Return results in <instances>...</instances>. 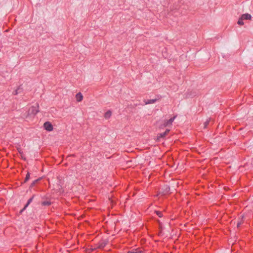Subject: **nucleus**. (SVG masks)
I'll return each instance as SVG.
<instances>
[{"mask_svg": "<svg viewBox=\"0 0 253 253\" xmlns=\"http://www.w3.org/2000/svg\"><path fill=\"white\" fill-rule=\"evenodd\" d=\"M2 200H3V199H0V201H2Z\"/></svg>", "mask_w": 253, "mask_h": 253, "instance_id": "412c9836", "label": "nucleus"}, {"mask_svg": "<svg viewBox=\"0 0 253 253\" xmlns=\"http://www.w3.org/2000/svg\"><path fill=\"white\" fill-rule=\"evenodd\" d=\"M33 199V196L28 200L27 204L24 206V208L21 211V212H22L23 211H24L26 209V208L28 206V205L32 202Z\"/></svg>", "mask_w": 253, "mask_h": 253, "instance_id": "6e6552de", "label": "nucleus"}, {"mask_svg": "<svg viewBox=\"0 0 253 253\" xmlns=\"http://www.w3.org/2000/svg\"><path fill=\"white\" fill-rule=\"evenodd\" d=\"M76 99L77 101H78V102L82 101L83 99V96L81 92L78 93L76 95Z\"/></svg>", "mask_w": 253, "mask_h": 253, "instance_id": "39448f33", "label": "nucleus"}, {"mask_svg": "<svg viewBox=\"0 0 253 253\" xmlns=\"http://www.w3.org/2000/svg\"><path fill=\"white\" fill-rule=\"evenodd\" d=\"M29 178H30V173L29 172H28L26 175L25 178L24 182H26L29 179Z\"/></svg>", "mask_w": 253, "mask_h": 253, "instance_id": "f8f14e48", "label": "nucleus"}, {"mask_svg": "<svg viewBox=\"0 0 253 253\" xmlns=\"http://www.w3.org/2000/svg\"><path fill=\"white\" fill-rule=\"evenodd\" d=\"M43 127L45 130L51 131L53 129V127L51 123L49 122H46L43 124Z\"/></svg>", "mask_w": 253, "mask_h": 253, "instance_id": "f257e3e1", "label": "nucleus"}, {"mask_svg": "<svg viewBox=\"0 0 253 253\" xmlns=\"http://www.w3.org/2000/svg\"><path fill=\"white\" fill-rule=\"evenodd\" d=\"M41 204L42 206H49L51 204V203L49 200L42 201Z\"/></svg>", "mask_w": 253, "mask_h": 253, "instance_id": "0eeeda50", "label": "nucleus"}, {"mask_svg": "<svg viewBox=\"0 0 253 253\" xmlns=\"http://www.w3.org/2000/svg\"><path fill=\"white\" fill-rule=\"evenodd\" d=\"M209 120H207V121H206L204 123V127H206L207 126L209 125Z\"/></svg>", "mask_w": 253, "mask_h": 253, "instance_id": "dca6fc26", "label": "nucleus"}, {"mask_svg": "<svg viewBox=\"0 0 253 253\" xmlns=\"http://www.w3.org/2000/svg\"><path fill=\"white\" fill-rule=\"evenodd\" d=\"M157 214L159 216V217H162L163 214H162V213L161 211H156Z\"/></svg>", "mask_w": 253, "mask_h": 253, "instance_id": "2eb2a0df", "label": "nucleus"}, {"mask_svg": "<svg viewBox=\"0 0 253 253\" xmlns=\"http://www.w3.org/2000/svg\"><path fill=\"white\" fill-rule=\"evenodd\" d=\"M71 156L74 157V156H75V155H74V154L71 155Z\"/></svg>", "mask_w": 253, "mask_h": 253, "instance_id": "aec40b11", "label": "nucleus"}, {"mask_svg": "<svg viewBox=\"0 0 253 253\" xmlns=\"http://www.w3.org/2000/svg\"><path fill=\"white\" fill-rule=\"evenodd\" d=\"M20 88V87H19L17 89H16L15 90H14L13 92V94L14 95H16L18 94V90Z\"/></svg>", "mask_w": 253, "mask_h": 253, "instance_id": "4468645a", "label": "nucleus"}, {"mask_svg": "<svg viewBox=\"0 0 253 253\" xmlns=\"http://www.w3.org/2000/svg\"><path fill=\"white\" fill-rule=\"evenodd\" d=\"M175 117H176L174 116L172 118H171L169 120L165 121L164 123V126H167L169 125H171L172 124V122H173L174 120L175 119Z\"/></svg>", "mask_w": 253, "mask_h": 253, "instance_id": "7ed1b4c3", "label": "nucleus"}, {"mask_svg": "<svg viewBox=\"0 0 253 253\" xmlns=\"http://www.w3.org/2000/svg\"><path fill=\"white\" fill-rule=\"evenodd\" d=\"M38 108H39V105L37 104V106H32L30 108L29 111V112H30V113L31 114L36 115L39 111V110H38Z\"/></svg>", "mask_w": 253, "mask_h": 253, "instance_id": "f03ea898", "label": "nucleus"}, {"mask_svg": "<svg viewBox=\"0 0 253 253\" xmlns=\"http://www.w3.org/2000/svg\"><path fill=\"white\" fill-rule=\"evenodd\" d=\"M242 223V221H238L237 223V227H239L241 225Z\"/></svg>", "mask_w": 253, "mask_h": 253, "instance_id": "a211bd4d", "label": "nucleus"}, {"mask_svg": "<svg viewBox=\"0 0 253 253\" xmlns=\"http://www.w3.org/2000/svg\"><path fill=\"white\" fill-rule=\"evenodd\" d=\"M169 131V129H167L165 132L163 133H160L158 135V139H159L160 138H162L165 137Z\"/></svg>", "mask_w": 253, "mask_h": 253, "instance_id": "423d86ee", "label": "nucleus"}, {"mask_svg": "<svg viewBox=\"0 0 253 253\" xmlns=\"http://www.w3.org/2000/svg\"><path fill=\"white\" fill-rule=\"evenodd\" d=\"M156 99H150L145 101V104H153L156 102Z\"/></svg>", "mask_w": 253, "mask_h": 253, "instance_id": "9d476101", "label": "nucleus"}, {"mask_svg": "<svg viewBox=\"0 0 253 253\" xmlns=\"http://www.w3.org/2000/svg\"><path fill=\"white\" fill-rule=\"evenodd\" d=\"M241 17L242 19H243L244 20H251L252 19V16L249 13H245L243 14L241 16Z\"/></svg>", "mask_w": 253, "mask_h": 253, "instance_id": "20e7f679", "label": "nucleus"}, {"mask_svg": "<svg viewBox=\"0 0 253 253\" xmlns=\"http://www.w3.org/2000/svg\"><path fill=\"white\" fill-rule=\"evenodd\" d=\"M111 115H112V112L110 110H108L104 114V118L105 119H109L111 117Z\"/></svg>", "mask_w": 253, "mask_h": 253, "instance_id": "1a4fd4ad", "label": "nucleus"}, {"mask_svg": "<svg viewBox=\"0 0 253 253\" xmlns=\"http://www.w3.org/2000/svg\"><path fill=\"white\" fill-rule=\"evenodd\" d=\"M37 181H38V180H35V181H33V182H32V183H31V186H34V185L35 184L36 182Z\"/></svg>", "mask_w": 253, "mask_h": 253, "instance_id": "6ab92c4d", "label": "nucleus"}, {"mask_svg": "<svg viewBox=\"0 0 253 253\" xmlns=\"http://www.w3.org/2000/svg\"><path fill=\"white\" fill-rule=\"evenodd\" d=\"M243 19H242V18L240 17L238 21V22L237 23L240 25H244V23L243 22Z\"/></svg>", "mask_w": 253, "mask_h": 253, "instance_id": "9b49d317", "label": "nucleus"}, {"mask_svg": "<svg viewBox=\"0 0 253 253\" xmlns=\"http://www.w3.org/2000/svg\"><path fill=\"white\" fill-rule=\"evenodd\" d=\"M105 246V245H103V244H100L98 247V248L99 249H102Z\"/></svg>", "mask_w": 253, "mask_h": 253, "instance_id": "f3484780", "label": "nucleus"}, {"mask_svg": "<svg viewBox=\"0 0 253 253\" xmlns=\"http://www.w3.org/2000/svg\"><path fill=\"white\" fill-rule=\"evenodd\" d=\"M17 151H18V153L20 154L21 157L23 158V153L21 149L20 148H17Z\"/></svg>", "mask_w": 253, "mask_h": 253, "instance_id": "ddd939ff", "label": "nucleus"}]
</instances>
